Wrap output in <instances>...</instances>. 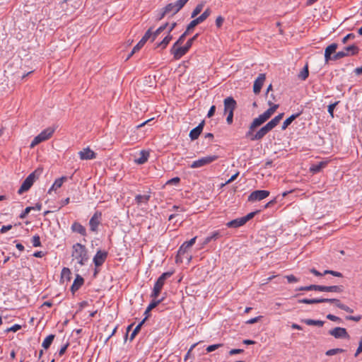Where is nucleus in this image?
I'll use <instances>...</instances> for the list:
<instances>
[{
	"label": "nucleus",
	"mask_w": 362,
	"mask_h": 362,
	"mask_svg": "<svg viewBox=\"0 0 362 362\" xmlns=\"http://www.w3.org/2000/svg\"><path fill=\"white\" fill-rule=\"evenodd\" d=\"M245 224V223L243 218L241 217V218H235L234 220H232V221L228 222L226 223V226L228 228H239Z\"/></svg>",
	"instance_id": "obj_27"
},
{
	"label": "nucleus",
	"mask_w": 362,
	"mask_h": 362,
	"mask_svg": "<svg viewBox=\"0 0 362 362\" xmlns=\"http://www.w3.org/2000/svg\"><path fill=\"white\" fill-rule=\"evenodd\" d=\"M269 105L271 107L267 110H266L264 113L259 115L258 117L254 119V120L252 121L250 126L249 131L246 133V137L250 136V135H252V132H253L256 127L260 126L264 122H265L279 107V105L277 104H274L273 105H272L270 101H269Z\"/></svg>",
	"instance_id": "obj_2"
},
{
	"label": "nucleus",
	"mask_w": 362,
	"mask_h": 362,
	"mask_svg": "<svg viewBox=\"0 0 362 362\" xmlns=\"http://www.w3.org/2000/svg\"><path fill=\"white\" fill-rule=\"evenodd\" d=\"M32 244L33 247L41 246L40 238L38 235H35L32 238Z\"/></svg>",
	"instance_id": "obj_45"
},
{
	"label": "nucleus",
	"mask_w": 362,
	"mask_h": 362,
	"mask_svg": "<svg viewBox=\"0 0 362 362\" xmlns=\"http://www.w3.org/2000/svg\"><path fill=\"white\" fill-rule=\"evenodd\" d=\"M301 322L309 326L322 327L325 324L324 321L320 320L304 319Z\"/></svg>",
	"instance_id": "obj_31"
},
{
	"label": "nucleus",
	"mask_w": 362,
	"mask_h": 362,
	"mask_svg": "<svg viewBox=\"0 0 362 362\" xmlns=\"http://www.w3.org/2000/svg\"><path fill=\"white\" fill-rule=\"evenodd\" d=\"M361 318H362L361 315H356V316L349 315V316L346 317V319L347 320H352V321H355V322H359L361 320Z\"/></svg>",
	"instance_id": "obj_53"
},
{
	"label": "nucleus",
	"mask_w": 362,
	"mask_h": 362,
	"mask_svg": "<svg viewBox=\"0 0 362 362\" xmlns=\"http://www.w3.org/2000/svg\"><path fill=\"white\" fill-rule=\"evenodd\" d=\"M269 195V192L267 190H255L252 192L248 197L249 202L260 201Z\"/></svg>",
	"instance_id": "obj_13"
},
{
	"label": "nucleus",
	"mask_w": 362,
	"mask_h": 362,
	"mask_svg": "<svg viewBox=\"0 0 362 362\" xmlns=\"http://www.w3.org/2000/svg\"><path fill=\"white\" fill-rule=\"evenodd\" d=\"M71 230L73 232L78 233L83 236L86 235V229L78 222H74L71 225Z\"/></svg>",
	"instance_id": "obj_24"
},
{
	"label": "nucleus",
	"mask_w": 362,
	"mask_h": 362,
	"mask_svg": "<svg viewBox=\"0 0 362 362\" xmlns=\"http://www.w3.org/2000/svg\"><path fill=\"white\" fill-rule=\"evenodd\" d=\"M72 261H75L80 267L85 265L89 259L88 251L85 245L76 243L72 247Z\"/></svg>",
	"instance_id": "obj_1"
},
{
	"label": "nucleus",
	"mask_w": 362,
	"mask_h": 362,
	"mask_svg": "<svg viewBox=\"0 0 362 362\" xmlns=\"http://www.w3.org/2000/svg\"><path fill=\"white\" fill-rule=\"evenodd\" d=\"M83 279L81 276L77 275L71 286L72 292L77 291L83 285Z\"/></svg>",
	"instance_id": "obj_32"
},
{
	"label": "nucleus",
	"mask_w": 362,
	"mask_h": 362,
	"mask_svg": "<svg viewBox=\"0 0 362 362\" xmlns=\"http://www.w3.org/2000/svg\"><path fill=\"white\" fill-rule=\"evenodd\" d=\"M218 158V156L210 155L205 157H202L197 160H194L189 165L191 168H199L206 165H209Z\"/></svg>",
	"instance_id": "obj_8"
},
{
	"label": "nucleus",
	"mask_w": 362,
	"mask_h": 362,
	"mask_svg": "<svg viewBox=\"0 0 362 362\" xmlns=\"http://www.w3.org/2000/svg\"><path fill=\"white\" fill-rule=\"evenodd\" d=\"M173 36L171 34H168L164 37V39L156 44V47L164 49L172 40Z\"/></svg>",
	"instance_id": "obj_33"
},
{
	"label": "nucleus",
	"mask_w": 362,
	"mask_h": 362,
	"mask_svg": "<svg viewBox=\"0 0 362 362\" xmlns=\"http://www.w3.org/2000/svg\"><path fill=\"white\" fill-rule=\"evenodd\" d=\"M185 6L184 3L181 0H177L175 3H170L167 4L165 8V12H168V13H172V15H175L177 12H179Z\"/></svg>",
	"instance_id": "obj_11"
},
{
	"label": "nucleus",
	"mask_w": 362,
	"mask_h": 362,
	"mask_svg": "<svg viewBox=\"0 0 362 362\" xmlns=\"http://www.w3.org/2000/svg\"><path fill=\"white\" fill-rule=\"evenodd\" d=\"M149 157V153L146 151H141L139 157L134 160L135 163L139 165L145 163Z\"/></svg>",
	"instance_id": "obj_26"
},
{
	"label": "nucleus",
	"mask_w": 362,
	"mask_h": 362,
	"mask_svg": "<svg viewBox=\"0 0 362 362\" xmlns=\"http://www.w3.org/2000/svg\"><path fill=\"white\" fill-rule=\"evenodd\" d=\"M223 22H224V18L221 16H218L216 19V27L220 28L222 26Z\"/></svg>",
	"instance_id": "obj_52"
},
{
	"label": "nucleus",
	"mask_w": 362,
	"mask_h": 362,
	"mask_svg": "<svg viewBox=\"0 0 362 362\" xmlns=\"http://www.w3.org/2000/svg\"><path fill=\"white\" fill-rule=\"evenodd\" d=\"M354 35L353 33H349L346 35L344 38L342 39V42L345 44L349 39L354 38Z\"/></svg>",
	"instance_id": "obj_61"
},
{
	"label": "nucleus",
	"mask_w": 362,
	"mask_h": 362,
	"mask_svg": "<svg viewBox=\"0 0 362 362\" xmlns=\"http://www.w3.org/2000/svg\"><path fill=\"white\" fill-rule=\"evenodd\" d=\"M236 102L235 100L231 98L228 97L224 100V110L225 112H233L235 108Z\"/></svg>",
	"instance_id": "obj_22"
},
{
	"label": "nucleus",
	"mask_w": 362,
	"mask_h": 362,
	"mask_svg": "<svg viewBox=\"0 0 362 362\" xmlns=\"http://www.w3.org/2000/svg\"><path fill=\"white\" fill-rule=\"evenodd\" d=\"M32 209H34V208H33L32 206H28L25 209V210L20 214L19 217L21 218H24L26 217V216L29 214V212L32 210Z\"/></svg>",
	"instance_id": "obj_48"
},
{
	"label": "nucleus",
	"mask_w": 362,
	"mask_h": 362,
	"mask_svg": "<svg viewBox=\"0 0 362 362\" xmlns=\"http://www.w3.org/2000/svg\"><path fill=\"white\" fill-rule=\"evenodd\" d=\"M286 278L288 280V283H296L298 281V279H297L294 275H287L286 276Z\"/></svg>",
	"instance_id": "obj_54"
},
{
	"label": "nucleus",
	"mask_w": 362,
	"mask_h": 362,
	"mask_svg": "<svg viewBox=\"0 0 362 362\" xmlns=\"http://www.w3.org/2000/svg\"><path fill=\"white\" fill-rule=\"evenodd\" d=\"M21 328V326L18 325V324H16L14 325H13L12 327H11L10 328H8L7 329L8 332H16L18 330H19Z\"/></svg>",
	"instance_id": "obj_57"
},
{
	"label": "nucleus",
	"mask_w": 362,
	"mask_h": 362,
	"mask_svg": "<svg viewBox=\"0 0 362 362\" xmlns=\"http://www.w3.org/2000/svg\"><path fill=\"white\" fill-rule=\"evenodd\" d=\"M102 213L96 211L89 221L90 230L93 232H97L98 226L100 223Z\"/></svg>",
	"instance_id": "obj_14"
},
{
	"label": "nucleus",
	"mask_w": 362,
	"mask_h": 362,
	"mask_svg": "<svg viewBox=\"0 0 362 362\" xmlns=\"http://www.w3.org/2000/svg\"><path fill=\"white\" fill-rule=\"evenodd\" d=\"M309 75L308 71V64H305V66L302 69V70L299 72L298 74V78L301 80H305Z\"/></svg>",
	"instance_id": "obj_36"
},
{
	"label": "nucleus",
	"mask_w": 362,
	"mask_h": 362,
	"mask_svg": "<svg viewBox=\"0 0 362 362\" xmlns=\"http://www.w3.org/2000/svg\"><path fill=\"white\" fill-rule=\"evenodd\" d=\"M215 110H216V107H215V105H212V106L210 107V109H209V112H208L207 117H212V116L214 115Z\"/></svg>",
	"instance_id": "obj_62"
},
{
	"label": "nucleus",
	"mask_w": 362,
	"mask_h": 362,
	"mask_svg": "<svg viewBox=\"0 0 362 362\" xmlns=\"http://www.w3.org/2000/svg\"><path fill=\"white\" fill-rule=\"evenodd\" d=\"M266 76L264 74H259L254 82L253 90H260L265 81Z\"/></svg>",
	"instance_id": "obj_23"
},
{
	"label": "nucleus",
	"mask_w": 362,
	"mask_h": 362,
	"mask_svg": "<svg viewBox=\"0 0 362 362\" xmlns=\"http://www.w3.org/2000/svg\"><path fill=\"white\" fill-rule=\"evenodd\" d=\"M151 197L150 191L145 194H137L134 198L135 204L139 206H141L144 204L147 205L151 199Z\"/></svg>",
	"instance_id": "obj_17"
},
{
	"label": "nucleus",
	"mask_w": 362,
	"mask_h": 362,
	"mask_svg": "<svg viewBox=\"0 0 362 362\" xmlns=\"http://www.w3.org/2000/svg\"><path fill=\"white\" fill-rule=\"evenodd\" d=\"M148 319V316L145 317L143 320L139 324L137 325V326L134 328V329L133 330L132 333L130 335V341H132L134 337H136V335L139 333V332L140 331L141 329V326L143 325V324L144 323V322Z\"/></svg>",
	"instance_id": "obj_35"
},
{
	"label": "nucleus",
	"mask_w": 362,
	"mask_h": 362,
	"mask_svg": "<svg viewBox=\"0 0 362 362\" xmlns=\"http://www.w3.org/2000/svg\"><path fill=\"white\" fill-rule=\"evenodd\" d=\"M228 112V117L226 118V121L228 124H231L233 122V112L232 111H230V112Z\"/></svg>",
	"instance_id": "obj_63"
},
{
	"label": "nucleus",
	"mask_w": 362,
	"mask_h": 362,
	"mask_svg": "<svg viewBox=\"0 0 362 362\" xmlns=\"http://www.w3.org/2000/svg\"><path fill=\"white\" fill-rule=\"evenodd\" d=\"M344 352V350L343 349L340 348H336V349H332L326 351L325 354L327 356H333L337 354L343 353Z\"/></svg>",
	"instance_id": "obj_41"
},
{
	"label": "nucleus",
	"mask_w": 362,
	"mask_h": 362,
	"mask_svg": "<svg viewBox=\"0 0 362 362\" xmlns=\"http://www.w3.org/2000/svg\"><path fill=\"white\" fill-rule=\"evenodd\" d=\"M327 165V161H320L319 163H314L310 167V171L313 174L317 173L321 171L322 168H325Z\"/></svg>",
	"instance_id": "obj_25"
},
{
	"label": "nucleus",
	"mask_w": 362,
	"mask_h": 362,
	"mask_svg": "<svg viewBox=\"0 0 362 362\" xmlns=\"http://www.w3.org/2000/svg\"><path fill=\"white\" fill-rule=\"evenodd\" d=\"M12 225L3 226L0 229L1 233H5L12 228Z\"/></svg>",
	"instance_id": "obj_56"
},
{
	"label": "nucleus",
	"mask_w": 362,
	"mask_h": 362,
	"mask_svg": "<svg viewBox=\"0 0 362 362\" xmlns=\"http://www.w3.org/2000/svg\"><path fill=\"white\" fill-rule=\"evenodd\" d=\"M164 298H161L160 299L153 298V300L150 303V304L147 307V311H151L153 308H155L158 304H160Z\"/></svg>",
	"instance_id": "obj_38"
},
{
	"label": "nucleus",
	"mask_w": 362,
	"mask_h": 362,
	"mask_svg": "<svg viewBox=\"0 0 362 362\" xmlns=\"http://www.w3.org/2000/svg\"><path fill=\"white\" fill-rule=\"evenodd\" d=\"M56 130L55 127H49L42 131L37 136H36L30 144V148H33L41 142L45 141L52 137Z\"/></svg>",
	"instance_id": "obj_5"
},
{
	"label": "nucleus",
	"mask_w": 362,
	"mask_h": 362,
	"mask_svg": "<svg viewBox=\"0 0 362 362\" xmlns=\"http://www.w3.org/2000/svg\"><path fill=\"white\" fill-rule=\"evenodd\" d=\"M330 274L334 276H337V277H342V274L341 272H336V271H332V270H325L324 272V274Z\"/></svg>",
	"instance_id": "obj_51"
},
{
	"label": "nucleus",
	"mask_w": 362,
	"mask_h": 362,
	"mask_svg": "<svg viewBox=\"0 0 362 362\" xmlns=\"http://www.w3.org/2000/svg\"><path fill=\"white\" fill-rule=\"evenodd\" d=\"M210 8H206L199 17L192 20L188 25V30H192L198 24L204 22L211 14Z\"/></svg>",
	"instance_id": "obj_10"
},
{
	"label": "nucleus",
	"mask_w": 362,
	"mask_h": 362,
	"mask_svg": "<svg viewBox=\"0 0 362 362\" xmlns=\"http://www.w3.org/2000/svg\"><path fill=\"white\" fill-rule=\"evenodd\" d=\"M144 45H145V43L140 40V41L134 47L132 51L128 56L127 59H129L135 52L139 51Z\"/></svg>",
	"instance_id": "obj_40"
},
{
	"label": "nucleus",
	"mask_w": 362,
	"mask_h": 362,
	"mask_svg": "<svg viewBox=\"0 0 362 362\" xmlns=\"http://www.w3.org/2000/svg\"><path fill=\"white\" fill-rule=\"evenodd\" d=\"M190 30H188V26H187L186 30L180 36V37L175 42V45H181L184 42L187 35L189 34V32Z\"/></svg>",
	"instance_id": "obj_39"
},
{
	"label": "nucleus",
	"mask_w": 362,
	"mask_h": 362,
	"mask_svg": "<svg viewBox=\"0 0 362 362\" xmlns=\"http://www.w3.org/2000/svg\"><path fill=\"white\" fill-rule=\"evenodd\" d=\"M309 291H320L321 285H310L308 286Z\"/></svg>",
	"instance_id": "obj_60"
},
{
	"label": "nucleus",
	"mask_w": 362,
	"mask_h": 362,
	"mask_svg": "<svg viewBox=\"0 0 362 362\" xmlns=\"http://www.w3.org/2000/svg\"><path fill=\"white\" fill-rule=\"evenodd\" d=\"M320 291L322 292H334L341 293L344 291L343 286H321Z\"/></svg>",
	"instance_id": "obj_21"
},
{
	"label": "nucleus",
	"mask_w": 362,
	"mask_h": 362,
	"mask_svg": "<svg viewBox=\"0 0 362 362\" xmlns=\"http://www.w3.org/2000/svg\"><path fill=\"white\" fill-rule=\"evenodd\" d=\"M339 101H336L328 105L327 111L332 118L334 117V110L336 107V106L339 104Z\"/></svg>",
	"instance_id": "obj_44"
},
{
	"label": "nucleus",
	"mask_w": 362,
	"mask_h": 362,
	"mask_svg": "<svg viewBox=\"0 0 362 362\" xmlns=\"http://www.w3.org/2000/svg\"><path fill=\"white\" fill-rule=\"evenodd\" d=\"M337 47L338 45L337 43H332L326 47L325 50V60L326 62L333 60V55L337 53Z\"/></svg>",
	"instance_id": "obj_16"
},
{
	"label": "nucleus",
	"mask_w": 362,
	"mask_h": 362,
	"mask_svg": "<svg viewBox=\"0 0 362 362\" xmlns=\"http://www.w3.org/2000/svg\"><path fill=\"white\" fill-rule=\"evenodd\" d=\"M284 113H280L276 117H274L271 121H269L266 125L262 127L256 134H253L252 132V135L248 138L252 141L260 140L262 139L269 132L273 129L280 122V120L283 118Z\"/></svg>",
	"instance_id": "obj_3"
},
{
	"label": "nucleus",
	"mask_w": 362,
	"mask_h": 362,
	"mask_svg": "<svg viewBox=\"0 0 362 362\" xmlns=\"http://www.w3.org/2000/svg\"><path fill=\"white\" fill-rule=\"evenodd\" d=\"M42 170L40 169L35 170L34 172L30 173L23 182L21 186L18 190V193L19 194H23V192L28 191L33 185L36 178L40 175Z\"/></svg>",
	"instance_id": "obj_6"
},
{
	"label": "nucleus",
	"mask_w": 362,
	"mask_h": 362,
	"mask_svg": "<svg viewBox=\"0 0 362 362\" xmlns=\"http://www.w3.org/2000/svg\"><path fill=\"white\" fill-rule=\"evenodd\" d=\"M243 351H244V350L241 349H233L229 351V354L235 355V354H242Z\"/></svg>",
	"instance_id": "obj_58"
},
{
	"label": "nucleus",
	"mask_w": 362,
	"mask_h": 362,
	"mask_svg": "<svg viewBox=\"0 0 362 362\" xmlns=\"http://www.w3.org/2000/svg\"><path fill=\"white\" fill-rule=\"evenodd\" d=\"M188 48L186 45L181 47L180 45H175V42L170 49V52L173 55L175 59H180L183 57L188 51Z\"/></svg>",
	"instance_id": "obj_9"
},
{
	"label": "nucleus",
	"mask_w": 362,
	"mask_h": 362,
	"mask_svg": "<svg viewBox=\"0 0 362 362\" xmlns=\"http://www.w3.org/2000/svg\"><path fill=\"white\" fill-rule=\"evenodd\" d=\"M69 345V343H66V344H64V346H62L61 347V349H59V355L60 356H62V355H64V353L66 352V349H67V348H68Z\"/></svg>",
	"instance_id": "obj_55"
},
{
	"label": "nucleus",
	"mask_w": 362,
	"mask_h": 362,
	"mask_svg": "<svg viewBox=\"0 0 362 362\" xmlns=\"http://www.w3.org/2000/svg\"><path fill=\"white\" fill-rule=\"evenodd\" d=\"M221 237L220 232L218 230L214 231L210 235L207 236L203 243L202 247L209 244L212 240H216L218 238Z\"/></svg>",
	"instance_id": "obj_28"
},
{
	"label": "nucleus",
	"mask_w": 362,
	"mask_h": 362,
	"mask_svg": "<svg viewBox=\"0 0 362 362\" xmlns=\"http://www.w3.org/2000/svg\"><path fill=\"white\" fill-rule=\"evenodd\" d=\"M203 7H204V5L202 4H199L198 5H197V6L194 8V9L193 10V11L192 13L191 18H194L199 13H200L203 9Z\"/></svg>",
	"instance_id": "obj_42"
},
{
	"label": "nucleus",
	"mask_w": 362,
	"mask_h": 362,
	"mask_svg": "<svg viewBox=\"0 0 362 362\" xmlns=\"http://www.w3.org/2000/svg\"><path fill=\"white\" fill-rule=\"evenodd\" d=\"M151 38V40L153 39V34H152V31H151V28L148 29L146 33L144 34V35L142 37V38L141 39V41H143L144 43L146 42V41Z\"/></svg>",
	"instance_id": "obj_43"
},
{
	"label": "nucleus",
	"mask_w": 362,
	"mask_h": 362,
	"mask_svg": "<svg viewBox=\"0 0 362 362\" xmlns=\"http://www.w3.org/2000/svg\"><path fill=\"white\" fill-rule=\"evenodd\" d=\"M173 274V272H166L163 273L156 281L151 297L153 298H157L160 294L163 285L165 284V280L170 277Z\"/></svg>",
	"instance_id": "obj_4"
},
{
	"label": "nucleus",
	"mask_w": 362,
	"mask_h": 362,
	"mask_svg": "<svg viewBox=\"0 0 362 362\" xmlns=\"http://www.w3.org/2000/svg\"><path fill=\"white\" fill-rule=\"evenodd\" d=\"M340 309L347 312V313H354V310L350 308L349 306L343 304L342 305L340 306Z\"/></svg>",
	"instance_id": "obj_59"
},
{
	"label": "nucleus",
	"mask_w": 362,
	"mask_h": 362,
	"mask_svg": "<svg viewBox=\"0 0 362 362\" xmlns=\"http://www.w3.org/2000/svg\"><path fill=\"white\" fill-rule=\"evenodd\" d=\"M204 126V121H202L197 127L190 131L189 136L192 140H195L199 138L203 130Z\"/></svg>",
	"instance_id": "obj_19"
},
{
	"label": "nucleus",
	"mask_w": 362,
	"mask_h": 362,
	"mask_svg": "<svg viewBox=\"0 0 362 362\" xmlns=\"http://www.w3.org/2000/svg\"><path fill=\"white\" fill-rule=\"evenodd\" d=\"M326 317L331 321L336 322L338 323H341L342 322V320L340 317L335 316L332 314L327 315Z\"/></svg>",
	"instance_id": "obj_46"
},
{
	"label": "nucleus",
	"mask_w": 362,
	"mask_h": 362,
	"mask_svg": "<svg viewBox=\"0 0 362 362\" xmlns=\"http://www.w3.org/2000/svg\"><path fill=\"white\" fill-rule=\"evenodd\" d=\"M358 52V48L354 45H349L344 48L343 50L335 53L333 55V60L336 61L346 56L354 55Z\"/></svg>",
	"instance_id": "obj_7"
},
{
	"label": "nucleus",
	"mask_w": 362,
	"mask_h": 362,
	"mask_svg": "<svg viewBox=\"0 0 362 362\" xmlns=\"http://www.w3.org/2000/svg\"><path fill=\"white\" fill-rule=\"evenodd\" d=\"M301 112H298L296 114L291 115L289 117H288L282 124L281 129L285 130L293 120H295L297 117L300 115Z\"/></svg>",
	"instance_id": "obj_30"
},
{
	"label": "nucleus",
	"mask_w": 362,
	"mask_h": 362,
	"mask_svg": "<svg viewBox=\"0 0 362 362\" xmlns=\"http://www.w3.org/2000/svg\"><path fill=\"white\" fill-rule=\"evenodd\" d=\"M361 352H362V339L359 341L358 347L354 356L356 357Z\"/></svg>",
	"instance_id": "obj_64"
},
{
	"label": "nucleus",
	"mask_w": 362,
	"mask_h": 362,
	"mask_svg": "<svg viewBox=\"0 0 362 362\" xmlns=\"http://www.w3.org/2000/svg\"><path fill=\"white\" fill-rule=\"evenodd\" d=\"M107 255L108 253L106 251L98 250L93 259L95 267L102 266L105 262Z\"/></svg>",
	"instance_id": "obj_15"
},
{
	"label": "nucleus",
	"mask_w": 362,
	"mask_h": 362,
	"mask_svg": "<svg viewBox=\"0 0 362 362\" xmlns=\"http://www.w3.org/2000/svg\"><path fill=\"white\" fill-rule=\"evenodd\" d=\"M222 346H223L222 344H216L210 345V346H209L206 348V351L207 352L214 351H215L216 349H217L218 348H219V347H221Z\"/></svg>",
	"instance_id": "obj_49"
},
{
	"label": "nucleus",
	"mask_w": 362,
	"mask_h": 362,
	"mask_svg": "<svg viewBox=\"0 0 362 362\" xmlns=\"http://www.w3.org/2000/svg\"><path fill=\"white\" fill-rule=\"evenodd\" d=\"M199 36V34L197 33L196 35H194L192 37H191L190 39H189L187 40V42H186L185 45L190 49V47H192L193 42L197 40V38Z\"/></svg>",
	"instance_id": "obj_47"
},
{
	"label": "nucleus",
	"mask_w": 362,
	"mask_h": 362,
	"mask_svg": "<svg viewBox=\"0 0 362 362\" xmlns=\"http://www.w3.org/2000/svg\"><path fill=\"white\" fill-rule=\"evenodd\" d=\"M66 180H67V177L66 176H62L57 179L49 189L48 193H50L52 190H56L57 189L61 187L64 182Z\"/></svg>",
	"instance_id": "obj_29"
},
{
	"label": "nucleus",
	"mask_w": 362,
	"mask_h": 362,
	"mask_svg": "<svg viewBox=\"0 0 362 362\" xmlns=\"http://www.w3.org/2000/svg\"><path fill=\"white\" fill-rule=\"evenodd\" d=\"M298 303H304V304H316V303H320V300H319V298H302L299 299L298 300Z\"/></svg>",
	"instance_id": "obj_37"
},
{
	"label": "nucleus",
	"mask_w": 362,
	"mask_h": 362,
	"mask_svg": "<svg viewBox=\"0 0 362 362\" xmlns=\"http://www.w3.org/2000/svg\"><path fill=\"white\" fill-rule=\"evenodd\" d=\"M78 155L81 160H91L96 158V153L88 147L80 151Z\"/></svg>",
	"instance_id": "obj_18"
},
{
	"label": "nucleus",
	"mask_w": 362,
	"mask_h": 362,
	"mask_svg": "<svg viewBox=\"0 0 362 362\" xmlns=\"http://www.w3.org/2000/svg\"><path fill=\"white\" fill-rule=\"evenodd\" d=\"M329 334L336 339H347L350 338L346 329L343 327H337L329 331Z\"/></svg>",
	"instance_id": "obj_12"
},
{
	"label": "nucleus",
	"mask_w": 362,
	"mask_h": 362,
	"mask_svg": "<svg viewBox=\"0 0 362 362\" xmlns=\"http://www.w3.org/2000/svg\"><path fill=\"white\" fill-rule=\"evenodd\" d=\"M55 338V335L54 334H49L48 335L45 339L44 341H42V346L45 349H47L49 348V346H51L52 343L53 342L54 339Z\"/></svg>",
	"instance_id": "obj_34"
},
{
	"label": "nucleus",
	"mask_w": 362,
	"mask_h": 362,
	"mask_svg": "<svg viewBox=\"0 0 362 362\" xmlns=\"http://www.w3.org/2000/svg\"><path fill=\"white\" fill-rule=\"evenodd\" d=\"M256 213H257V211L250 212L248 214H247L245 216L242 217L245 223H246L248 221L252 219L255 216Z\"/></svg>",
	"instance_id": "obj_50"
},
{
	"label": "nucleus",
	"mask_w": 362,
	"mask_h": 362,
	"mask_svg": "<svg viewBox=\"0 0 362 362\" xmlns=\"http://www.w3.org/2000/svg\"><path fill=\"white\" fill-rule=\"evenodd\" d=\"M196 239L197 236L194 237L189 241L183 243L178 250V255H183L185 252H187V250L195 243Z\"/></svg>",
	"instance_id": "obj_20"
}]
</instances>
